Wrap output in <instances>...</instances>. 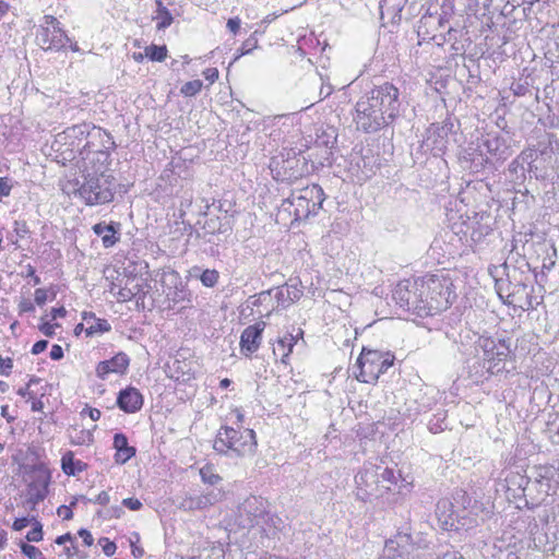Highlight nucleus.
Here are the masks:
<instances>
[{
  "label": "nucleus",
  "mask_w": 559,
  "mask_h": 559,
  "mask_svg": "<svg viewBox=\"0 0 559 559\" xmlns=\"http://www.w3.org/2000/svg\"><path fill=\"white\" fill-rule=\"evenodd\" d=\"M400 90L393 83L385 82L361 96L355 105L357 129L373 133L392 124L400 116Z\"/></svg>",
  "instance_id": "obj_1"
},
{
  "label": "nucleus",
  "mask_w": 559,
  "mask_h": 559,
  "mask_svg": "<svg viewBox=\"0 0 559 559\" xmlns=\"http://www.w3.org/2000/svg\"><path fill=\"white\" fill-rule=\"evenodd\" d=\"M324 199L323 189L319 185L307 186L293 191L290 197L283 201L282 207L293 213L295 221H302L316 215Z\"/></svg>",
  "instance_id": "obj_2"
},
{
  "label": "nucleus",
  "mask_w": 559,
  "mask_h": 559,
  "mask_svg": "<svg viewBox=\"0 0 559 559\" xmlns=\"http://www.w3.org/2000/svg\"><path fill=\"white\" fill-rule=\"evenodd\" d=\"M508 276V294L506 297L502 295V287L499 282L496 283V288L499 297L504 305L518 307L523 311L536 309L539 302L534 304L533 292L534 287L528 284L530 276H522L515 269L507 274Z\"/></svg>",
  "instance_id": "obj_3"
},
{
  "label": "nucleus",
  "mask_w": 559,
  "mask_h": 559,
  "mask_svg": "<svg viewBox=\"0 0 559 559\" xmlns=\"http://www.w3.org/2000/svg\"><path fill=\"white\" fill-rule=\"evenodd\" d=\"M270 169L276 180L294 182L295 180L309 175L312 170V165H309L308 159L300 152L289 150L280 156L271 159Z\"/></svg>",
  "instance_id": "obj_4"
},
{
  "label": "nucleus",
  "mask_w": 559,
  "mask_h": 559,
  "mask_svg": "<svg viewBox=\"0 0 559 559\" xmlns=\"http://www.w3.org/2000/svg\"><path fill=\"white\" fill-rule=\"evenodd\" d=\"M275 520L277 518L266 511L265 501L254 496L247 498L238 508L237 523L242 528L258 526L269 535L271 525L275 526Z\"/></svg>",
  "instance_id": "obj_5"
},
{
  "label": "nucleus",
  "mask_w": 559,
  "mask_h": 559,
  "mask_svg": "<svg viewBox=\"0 0 559 559\" xmlns=\"http://www.w3.org/2000/svg\"><path fill=\"white\" fill-rule=\"evenodd\" d=\"M423 278L401 281L392 293V298L403 310L412 311L418 317H427Z\"/></svg>",
  "instance_id": "obj_6"
},
{
  "label": "nucleus",
  "mask_w": 559,
  "mask_h": 559,
  "mask_svg": "<svg viewBox=\"0 0 559 559\" xmlns=\"http://www.w3.org/2000/svg\"><path fill=\"white\" fill-rule=\"evenodd\" d=\"M421 287L425 289L427 317L447 310L452 305L454 296L448 280L430 275L423 278Z\"/></svg>",
  "instance_id": "obj_7"
},
{
  "label": "nucleus",
  "mask_w": 559,
  "mask_h": 559,
  "mask_svg": "<svg viewBox=\"0 0 559 559\" xmlns=\"http://www.w3.org/2000/svg\"><path fill=\"white\" fill-rule=\"evenodd\" d=\"M451 7L442 4L439 1L429 3L426 12L423 14L417 25V35L423 41L436 40L439 37L437 32L444 28L452 15Z\"/></svg>",
  "instance_id": "obj_8"
},
{
  "label": "nucleus",
  "mask_w": 559,
  "mask_h": 559,
  "mask_svg": "<svg viewBox=\"0 0 559 559\" xmlns=\"http://www.w3.org/2000/svg\"><path fill=\"white\" fill-rule=\"evenodd\" d=\"M478 345L483 350V361L489 374L497 376L506 371V361L512 354L510 338L480 337Z\"/></svg>",
  "instance_id": "obj_9"
},
{
  "label": "nucleus",
  "mask_w": 559,
  "mask_h": 559,
  "mask_svg": "<svg viewBox=\"0 0 559 559\" xmlns=\"http://www.w3.org/2000/svg\"><path fill=\"white\" fill-rule=\"evenodd\" d=\"M393 357H384L378 350H366L364 348L354 366V368L359 369V373H356L357 380L365 383L376 382L380 374L393 365Z\"/></svg>",
  "instance_id": "obj_10"
},
{
  "label": "nucleus",
  "mask_w": 559,
  "mask_h": 559,
  "mask_svg": "<svg viewBox=\"0 0 559 559\" xmlns=\"http://www.w3.org/2000/svg\"><path fill=\"white\" fill-rule=\"evenodd\" d=\"M79 193L87 205L109 203L114 199L111 177L104 174L99 176L88 175L85 182L80 187Z\"/></svg>",
  "instance_id": "obj_11"
},
{
  "label": "nucleus",
  "mask_w": 559,
  "mask_h": 559,
  "mask_svg": "<svg viewBox=\"0 0 559 559\" xmlns=\"http://www.w3.org/2000/svg\"><path fill=\"white\" fill-rule=\"evenodd\" d=\"M356 498L367 502L383 497L380 488L379 466L366 464L355 476Z\"/></svg>",
  "instance_id": "obj_12"
},
{
  "label": "nucleus",
  "mask_w": 559,
  "mask_h": 559,
  "mask_svg": "<svg viewBox=\"0 0 559 559\" xmlns=\"http://www.w3.org/2000/svg\"><path fill=\"white\" fill-rule=\"evenodd\" d=\"M225 435L230 451L237 456L253 455L257 449L255 433L252 429L238 431L231 427L225 426Z\"/></svg>",
  "instance_id": "obj_13"
},
{
  "label": "nucleus",
  "mask_w": 559,
  "mask_h": 559,
  "mask_svg": "<svg viewBox=\"0 0 559 559\" xmlns=\"http://www.w3.org/2000/svg\"><path fill=\"white\" fill-rule=\"evenodd\" d=\"M453 123L444 122L441 126H432L428 130V136L423 141L421 148L433 156L442 155L448 146V135L452 131Z\"/></svg>",
  "instance_id": "obj_14"
},
{
  "label": "nucleus",
  "mask_w": 559,
  "mask_h": 559,
  "mask_svg": "<svg viewBox=\"0 0 559 559\" xmlns=\"http://www.w3.org/2000/svg\"><path fill=\"white\" fill-rule=\"evenodd\" d=\"M36 41L44 50H60L66 47L70 38L61 26H56L55 29L40 26L36 34Z\"/></svg>",
  "instance_id": "obj_15"
},
{
  "label": "nucleus",
  "mask_w": 559,
  "mask_h": 559,
  "mask_svg": "<svg viewBox=\"0 0 559 559\" xmlns=\"http://www.w3.org/2000/svg\"><path fill=\"white\" fill-rule=\"evenodd\" d=\"M436 516L440 526L445 531L457 530L460 511L454 508V502L442 498L437 502Z\"/></svg>",
  "instance_id": "obj_16"
},
{
  "label": "nucleus",
  "mask_w": 559,
  "mask_h": 559,
  "mask_svg": "<svg viewBox=\"0 0 559 559\" xmlns=\"http://www.w3.org/2000/svg\"><path fill=\"white\" fill-rule=\"evenodd\" d=\"M265 325L264 321H258L242 331L240 336V348L246 356H250L260 347Z\"/></svg>",
  "instance_id": "obj_17"
},
{
  "label": "nucleus",
  "mask_w": 559,
  "mask_h": 559,
  "mask_svg": "<svg viewBox=\"0 0 559 559\" xmlns=\"http://www.w3.org/2000/svg\"><path fill=\"white\" fill-rule=\"evenodd\" d=\"M483 146L486 147L487 153L496 160L503 162L511 156L507 139L499 133H487L483 139Z\"/></svg>",
  "instance_id": "obj_18"
},
{
  "label": "nucleus",
  "mask_w": 559,
  "mask_h": 559,
  "mask_svg": "<svg viewBox=\"0 0 559 559\" xmlns=\"http://www.w3.org/2000/svg\"><path fill=\"white\" fill-rule=\"evenodd\" d=\"M130 365L128 355L123 352L118 353L116 356L108 360L98 362L96 367V374L100 379H106L109 373L123 374Z\"/></svg>",
  "instance_id": "obj_19"
},
{
  "label": "nucleus",
  "mask_w": 559,
  "mask_h": 559,
  "mask_svg": "<svg viewBox=\"0 0 559 559\" xmlns=\"http://www.w3.org/2000/svg\"><path fill=\"white\" fill-rule=\"evenodd\" d=\"M117 405L124 413H135L143 406V395L138 389L128 386L118 393Z\"/></svg>",
  "instance_id": "obj_20"
},
{
  "label": "nucleus",
  "mask_w": 559,
  "mask_h": 559,
  "mask_svg": "<svg viewBox=\"0 0 559 559\" xmlns=\"http://www.w3.org/2000/svg\"><path fill=\"white\" fill-rule=\"evenodd\" d=\"M95 129V127H91L88 123H80L74 124L72 127L67 128L62 134L66 140H70V145L72 146V150L76 148L83 154V151H85L90 143L86 142L83 146H81L82 140H84L87 135H90V130Z\"/></svg>",
  "instance_id": "obj_21"
},
{
  "label": "nucleus",
  "mask_w": 559,
  "mask_h": 559,
  "mask_svg": "<svg viewBox=\"0 0 559 559\" xmlns=\"http://www.w3.org/2000/svg\"><path fill=\"white\" fill-rule=\"evenodd\" d=\"M217 501V495L214 492H207L200 496L185 497L180 503L179 509L185 511L203 510L213 506Z\"/></svg>",
  "instance_id": "obj_22"
},
{
  "label": "nucleus",
  "mask_w": 559,
  "mask_h": 559,
  "mask_svg": "<svg viewBox=\"0 0 559 559\" xmlns=\"http://www.w3.org/2000/svg\"><path fill=\"white\" fill-rule=\"evenodd\" d=\"M299 335L302 336L301 330H299L298 335L294 336L293 334L287 333L283 337H278L276 343L273 344V355L275 358H280L282 364H287V359L292 354Z\"/></svg>",
  "instance_id": "obj_23"
},
{
  "label": "nucleus",
  "mask_w": 559,
  "mask_h": 559,
  "mask_svg": "<svg viewBox=\"0 0 559 559\" xmlns=\"http://www.w3.org/2000/svg\"><path fill=\"white\" fill-rule=\"evenodd\" d=\"M114 448L116 449L115 462L118 464H126L136 452L134 447L129 445L126 435L121 432L115 433Z\"/></svg>",
  "instance_id": "obj_24"
},
{
  "label": "nucleus",
  "mask_w": 559,
  "mask_h": 559,
  "mask_svg": "<svg viewBox=\"0 0 559 559\" xmlns=\"http://www.w3.org/2000/svg\"><path fill=\"white\" fill-rule=\"evenodd\" d=\"M93 231L95 235L102 237V241L105 248H110L116 245L119 240L117 237L118 228L114 223H98L93 226Z\"/></svg>",
  "instance_id": "obj_25"
},
{
  "label": "nucleus",
  "mask_w": 559,
  "mask_h": 559,
  "mask_svg": "<svg viewBox=\"0 0 559 559\" xmlns=\"http://www.w3.org/2000/svg\"><path fill=\"white\" fill-rule=\"evenodd\" d=\"M61 468L66 475L75 476L76 474L85 471L87 468V464L80 460H75L73 452L68 451L62 455Z\"/></svg>",
  "instance_id": "obj_26"
},
{
  "label": "nucleus",
  "mask_w": 559,
  "mask_h": 559,
  "mask_svg": "<svg viewBox=\"0 0 559 559\" xmlns=\"http://www.w3.org/2000/svg\"><path fill=\"white\" fill-rule=\"evenodd\" d=\"M407 1L408 0H381V16L383 17L384 13L390 15L392 20L395 19L396 16H400V13L402 12Z\"/></svg>",
  "instance_id": "obj_27"
},
{
  "label": "nucleus",
  "mask_w": 559,
  "mask_h": 559,
  "mask_svg": "<svg viewBox=\"0 0 559 559\" xmlns=\"http://www.w3.org/2000/svg\"><path fill=\"white\" fill-rule=\"evenodd\" d=\"M200 267H193L192 275L200 278L201 283L206 287H214L219 278L216 270L206 269L200 273Z\"/></svg>",
  "instance_id": "obj_28"
},
{
  "label": "nucleus",
  "mask_w": 559,
  "mask_h": 559,
  "mask_svg": "<svg viewBox=\"0 0 559 559\" xmlns=\"http://www.w3.org/2000/svg\"><path fill=\"white\" fill-rule=\"evenodd\" d=\"M380 474V488L383 490V495L391 490L392 485H396L400 474L396 476L394 471L391 468H382L379 466Z\"/></svg>",
  "instance_id": "obj_29"
},
{
  "label": "nucleus",
  "mask_w": 559,
  "mask_h": 559,
  "mask_svg": "<svg viewBox=\"0 0 559 559\" xmlns=\"http://www.w3.org/2000/svg\"><path fill=\"white\" fill-rule=\"evenodd\" d=\"M157 10L154 19L158 20L157 29H165L173 23V15L160 0H156Z\"/></svg>",
  "instance_id": "obj_30"
},
{
  "label": "nucleus",
  "mask_w": 559,
  "mask_h": 559,
  "mask_svg": "<svg viewBox=\"0 0 559 559\" xmlns=\"http://www.w3.org/2000/svg\"><path fill=\"white\" fill-rule=\"evenodd\" d=\"M486 367L487 366L484 364L483 359L475 361L468 367L469 377L473 378L476 382L488 380L493 374H489V371Z\"/></svg>",
  "instance_id": "obj_31"
},
{
  "label": "nucleus",
  "mask_w": 559,
  "mask_h": 559,
  "mask_svg": "<svg viewBox=\"0 0 559 559\" xmlns=\"http://www.w3.org/2000/svg\"><path fill=\"white\" fill-rule=\"evenodd\" d=\"M392 542H395L399 544V547L401 548V551L399 552V556L401 559H405L411 552V549L413 548L412 545V536L407 533H399Z\"/></svg>",
  "instance_id": "obj_32"
},
{
  "label": "nucleus",
  "mask_w": 559,
  "mask_h": 559,
  "mask_svg": "<svg viewBox=\"0 0 559 559\" xmlns=\"http://www.w3.org/2000/svg\"><path fill=\"white\" fill-rule=\"evenodd\" d=\"M300 294V290L294 287V296H290V287H287L286 289L282 288L276 293V299L280 306L286 308L295 300L299 299Z\"/></svg>",
  "instance_id": "obj_33"
},
{
  "label": "nucleus",
  "mask_w": 559,
  "mask_h": 559,
  "mask_svg": "<svg viewBox=\"0 0 559 559\" xmlns=\"http://www.w3.org/2000/svg\"><path fill=\"white\" fill-rule=\"evenodd\" d=\"M111 330V325L106 319L96 318L88 328L85 329L86 335L92 336L99 333L109 332Z\"/></svg>",
  "instance_id": "obj_34"
},
{
  "label": "nucleus",
  "mask_w": 559,
  "mask_h": 559,
  "mask_svg": "<svg viewBox=\"0 0 559 559\" xmlns=\"http://www.w3.org/2000/svg\"><path fill=\"white\" fill-rule=\"evenodd\" d=\"M145 56L152 61H163L167 57V48L165 45H150L145 48Z\"/></svg>",
  "instance_id": "obj_35"
},
{
  "label": "nucleus",
  "mask_w": 559,
  "mask_h": 559,
  "mask_svg": "<svg viewBox=\"0 0 559 559\" xmlns=\"http://www.w3.org/2000/svg\"><path fill=\"white\" fill-rule=\"evenodd\" d=\"M75 435L70 433L71 443L75 445L90 444L93 442V433L90 430L73 429Z\"/></svg>",
  "instance_id": "obj_36"
},
{
  "label": "nucleus",
  "mask_w": 559,
  "mask_h": 559,
  "mask_svg": "<svg viewBox=\"0 0 559 559\" xmlns=\"http://www.w3.org/2000/svg\"><path fill=\"white\" fill-rule=\"evenodd\" d=\"M213 449L221 454H226L228 451H230L229 443H227L226 435H225V427H222L214 440Z\"/></svg>",
  "instance_id": "obj_37"
},
{
  "label": "nucleus",
  "mask_w": 559,
  "mask_h": 559,
  "mask_svg": "<svg viewBox=\"0 0 559 559\" xmlns=\"http://www.w3.org/2000/svg\"><path fill=\"white\" fill-rule=\"evenodd\" d=\"M202 86L203 83L201 80L189 81L181 86L180 93L189 97L195 96L201 91Z\"/></svg>",
  "instance_id": "obj_38"
},
{
  "label": "nucleus",
  "mask_w": 559,
  "mask_h": 559,
  "mask_svg": "<svg viewBox=\"0 0 559 559\" xmlns=\"http://www.w3.org/2000/svg\"><path fill=\"white\" fill-rule=\"evenodd\" d=\"M200 476L205 484L216 485L222 480V477L218 474H215L211 466H204L200 469Z\"/></svg>",
  "instance_id": "obj_39"
},
{
  "label": "nucleus",
  "mask_w": 559,
  "mask_h": 559,
  "mask_svg": "<svg viewBox=\"0 0 559 559\" xmlns=\"http://www.w3.org/2000/svg\"><path fill=\"white\" fill-rule=\"evenodd\" d=\"M400 551L401 548L399 547V544L389 539L385 543L381 559H401V557L399 556Z\"/></svg>",
  "instance_id": "obj_40"
},
{
  "label": "nucleus",
  "mask_w": 559,
  "mask_h": 559,
  "mask_svg": "<svg viewBox=\"0 0 559 559\" xmlns=\"http://www.w3.org/2000/svg\"><path fill=\"white\" fill-rule=\"evenodd\" d=\"M257 34H258V32L255 31L249 38H247L243 41L242 47L240 49V53L236 57V59L239 58L240 56L250 53L252 50L258 48V38L255 36Z\"/></svg>",
  "instance_id": "obj_41"
},
{
  "label": "nucleus",
  "mask_w": 559,
  "mask_h": 559,
  "mask_svg": "<svg viewBox=\"0 0 559 559\" xmlns=\"http://www.w3.org/2000/svg\"><path fill=\"white\" fill-rule=\"evenodd\" d=\"M20 548L22 554H24L28 559H37L43 556L41 551L33 545L21 542Z\"/></svg>",
  "instance_id": "obj_42"
},
{
  "label": "nucleus",
  "mask_w": 559,
  "mask_h": 559,
  "mask_svg": "<svg viewBox=\"0 0 559 559\" xmlns=\"http://www.w3.org/2000/svg\"><path fill=\"white\" fill-rule=\"evenodd\" d=\"M491 228L488 225H479L477 228H473L471 233V240L473 242H480L484 237L490 233Z\"/></svg>",
  "instance_id": "obj_43"
},
{
  "label": "nucleus",
  "mask_w": 559,
  "mask_h": 559,
  "mask_svg": "<svg viewBox=\"0 0 559 559\" xmlns=\"http://www.w3.org/2000/svg\"><path fill=\"white\" fill-rule=\"evenodd\" d=\"M26 539L35 543L43 539V525L38 521H35L33 530L26 535Z\"/></svg>",
  "instance_id": "obj_44"
},
{
  "label": "nucleus",
  "mask_w": 559,
  "mask_h": 559,
  "mask_svg": "<svg viewBox=\"0 0 559 559\" xmlns=\"http://www.w3.org/2000/svg\"><path fill=\"white\" fill-rule=\"evenodd\" d=\"M82 501L84 502H93L100 506H107L110 501V497L107 491H102L96 496L95 499L86 498L85 496H81Z\"/></svg>",
  "instance_id": "obj_45"
},
{
  "label": "nucleus",
  "mask_w": 559,
  "mask_h": 559,
  "mask_svg": "<svg viewBox=\"0 0 559 559\" xmlns=\"http://www.w3.org/2000/svg\"><path fill=\"white\" fill-rule=\"evenodd\" d=\"M459 32L453 27L449 26L445 34H439L441 41H438V46H442L445 43H453L457 39Z\"/></svg>",
  "instance_id": "obj_46"
},
{
  "label": "nucleus",
  "mask_w": 559,
  "mask_h": 559,
  "mask_svg": "<svg viewBox=\"0 0 559 559\" xmlns=\"http://www.w3.org/2000/svg\"><path fill=\"white\" fill-rule=\"evenodd\" d=\"M533 485L537 487L539 492H543L547 496L550 489V479L540 475V478H536Z\"/></svg>",
  "instance_id": "obj_47"
},
{
  "label": "nucleus",
  "mask_w": 559,
  "mask_h": 559,
  "mask_svg": "<svg viewBox=\"0 0 559 559\" xmlns=\"http://www.w3.org/2000/svg\"><path fill=\"white\" fill-rule=\"evenodd\" d=\"M204 228H207L211 233H224L226 228H223V224L219 222V218H210L206 221Z\"/></svg>",
  "instance_id": "obj_48"
},
{
  "label": "nucleus",
  "mask_w": 559,
  "mask_h": 559,
  "mask_svg": "<svg viewBox=\"0 0 559 559\" xmlns=\"http://www.w3.org/2000/svg\"><path fill=\"white\" fill-rule=\"evenodd\" d=\"M13 231L16 237L23 238L29 233V229L25 221H15Z\"/></svg>",
  "instance_id": "obj_49"
},
{
  "label": "nucleus",
  "mask_w": 559,
  "mask_h": 559,
  "mask_svg": "<svg viewBox=\"0 0 559 559\" xmlns=\"http://www.w3.org/2000/svg\"><path fill=\"white\" fill-rule=\"evenodd\" d=\"M453 500L455 503L461 504L463 510L466 509V503H469V498L463 490H456L453 495Z\"/></svg>",
  "instance_id": "obj_50"
},
{
  "label": "nucleus",
  "mask_w": 559,
  "mask_h": 559,
  "mask_svg": "<svg viewBox=\"0 0 559 559\" xmlns=\"http://www.w3.org/2000/svg\"><path fill=\"white\" fill-rule=\"evenodd\" d=\"M103 542H105V545L103 546L104 554L107 557H111L116 552V549H117L116 544L114 542H109L108 538H106V537H102L99 539V543H103Z\"/></svg>",
  "instance_id": "obj_51"
},
{
  "label": "nucleus",
  "mask_w": 559,
  "mask_h": 559,
  "mask_svg": "<svg viewBox=\"0 0 559 559\" xmlns=\"http://www.w3.org/2000/svg\"><path fill=\"white\" fill-rule=\"evenodd\" d=\"M122 506L132 511H138L142 508V502L136 498H126L122 500Z\"/></svg>",
  "instance_id": "obj_52"
},
{
  "label": "nucleus",
  "mask_w": 559,
  "mask_h": 559,
  "mask_svg": "<svg viewBox=\"0 0 559 559\" xmlns=\"http://www.w3.org/2000/svg\"><path fill=\"white\" fill-rule=\"evenodd\" d=\"M59 324L58 323H55V324H51L49 322H43L40 325H39V331L48 336V337H52L53 334H55V328H58Z\"/></svg>",
  "instance_id": "obj_53"
},
{
  "label": "nucleus",
  "mask_w": 559,
  "mask_h": 559,
  "mask_svg": "<svg viewBox=\"0 0 559 559\" xmlns=\"http://www.w3.org/2000/svg\"><path fill=\"white\" fill-rule=\"evenodd\" d=\"M46 497V492L37 489L34 493L29 492V497L27 499L28 503H32L33 507L36 506L38 502L43 501Z\"/></svg>",
  "instance_id": "obj_54"
},
{
  "label": "nucleus",
  "mask_w": 559,
  "mask_h": 559,
  "mask_svg": "<svg viewBox=\"0 0 559 559\" xmlns=\"http://www.w3.org/2000/svg\"><path fill=\"white\" fill-rule=\"evenodd\" d=\"M57 513L59 516H62L63 520L68 521V520H71L73 518V512L71 510V506H60L58 509H57Z\"/></svg>",
  "instance_id": "obj_55"
},
{
  "label": "nucleus",
  "mask_w": 559,
  "mask_h": 559,
  "mask_svg": "<svg viewBox=\"0 0 559 559\" xmlns=\"http://www.w3.org/2000/svg\"><path fill=\"white\" fill-rule=\"evenodd\" d=\"M47 290L44 288H37L35 290V302L38 306H43L47 301Z\"/></svg>",
  "instance_id": "obj_56"
},
{
  "label": "nucleus",
  "mask_w": 559,
  "mask_h": 559,
  "mask_svg": "<svg viewBox=\"0 0 559 559\" xmlns=\"http://www.w3.org/2000/svg\"><path fill=\"white\" fill-rule=\"evenodd\" d=\"M19 309L21 312H33L35 311V306L29 299L23 298L19 304Z\"/></svg>",
  "instance_id": "obj_57"
},
{
  "label": "nucleus",
  "mask_w": 559,
  "mask_h": 559,
  "mask_svg": "<svg viewBox=\"0 0 559 559\" xmlns=\"http://www.w3.org/2000/svg\"><path fill=\"white\" fill-rule=\"evenodd\" d=\"M49 355L52 360H60L63 357V349L60 345L55 344L51 346Z\"/></svg>",
  "instance_id": "obj_58"
},
{
  "label": "nucleus",
  "mask_w": 559,
  "mask_h": 559,
  "mask_svg": "<svg viewBox=\"0 0 559 559\" xmlns=\"http://www.w3.org/2000/svg\"><path fill=\"white\" fill-rule=\"evenodd\" d=\"M47 346H48V341H46V340L37 341L32 347V354L38 355V354L43 353L47 348Z\"/></svg>",
  "instance_id": "obj_59"
},
{
  "label": "nucleus",
  "mask_w": 559,
  "mask_h": 559,
  "mask_svg": "<svg viewBox=\"0 0 559 559\" xmlns=\"http://www.w3.org/2000/svg\"><path fill=\"white\" fill-rule=\"evenodd\" d=\"M451 50H452V55L453 56H457V55H464L465 53V46L462 41L455 39V41H453L451 44Z\"/></svg>",
  "instance_id": "obj_60"
},
{
  "label": "nucleus",
  "mask_w": 559,
  "mask_h": 559,
  "mask_svg": "<svg viewBox=\"0 0 559 559\" xmlns=\"http://www.w3.org/2000/svg\"><path fill=\"white\" fill-rule=\"evenodd\" d=\"M43 20L44 24L41 26H47L50 29H55L56 26H60V22L53 15H45Z\"/></svg>",
  "instance_id": "obj_61"
},
{
  "label": "nucleus",
  "mask_w": 559,
  "mask_h": 559,
  "mask_svg": "<svg viewBox=\"0 0 559 559\" xmlns=\"http://www.w3.org/2000/svg\"><path fill=\"white\" fill-rule=\"evenodd\" d=\"M335 139H336L335 136H329L326 134H323V135L318 138L317 144L318 145L322 144V145H324L326 147H332L334 142H335Z\"/></svg>",
  "instance_id": "obj_62"
},
{
  "label": "nucleus",
  "mask_w": 559,
  "mask_h": 559,
  "mask_svg": "<svg viewBox=\"0 0 559 559\" xmlns=\"http://www.w3.org/2000/svg\"><path fill=\"white\" fill-rule=\"evenodd\" d=\"M29 522H31V520L28 518L16 519L13 522L12 528L14 531H22V530H24L29 524Z\"/></svg>",
  "instance_id": "obj_63"
},
{
  "label": "nucleus",
  "mask_w": 559,
  "mask_h": 559,
  "mask_svg": "<svg viewBox=\"0 0 559 559\" xmlns=\"http://www.w3.org/2000/svg\"><path fill=\"white\" fill-rule=\"evenodd\" d=\"M438 559H465L457 550H447Z\"/></svg>",
  "instance_id": "obj_64"
}]
</instances>
